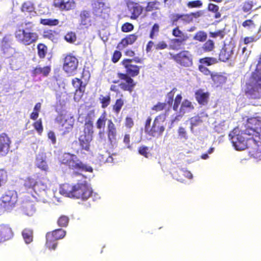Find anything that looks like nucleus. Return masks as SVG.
I'll use <instances>...</instances> for the list:
<instances>
[{"instance_id":"f257e3e1","label":"nucleus","mask_w":261,"mask_h":261,"mask_svg":"<svg viewBox=\"0 0 261 261\" xmlns=\"http://www.w3.org/2000/svg\"><path fill=\"white\" fill-rule=\"evenodd\" d=\"M141 63L142 59L139 57L133 59H123L121 62V65L125 69V73L118 72L117 77L122 81L119 86L124 91L132 93L136 85V83L132 77L139 75L141 67L134 64L133 63Z\"/></svg>"},{"instance_id":"f03ea898","label":"nucleus","mask_w":261,"mask_h":261,"mask_svg":"<svg viewBox=\"0 0 261 261\" xmlns=\"http://www.w3.org/2000/svg\"><path fill=\"white\" fill-rule=\"evenodd\" d=\"M60 193L69 198L85 201L92 196L93 190L87 181H83L73 185L67 183L63 184L60 187Z\"/></svg>"},{"instance_id":"7ed1b4c3","label":"nucleus","mask_w":261,"mask_h":261,"mask_svg":"<svg viewBox=\"0 0 261 261\" xmlns=\"http://www.w3.org/2000/svg\"><path fill=\"white\" fill-rule=\"evenodd\" d=\"M248 123L251 124L247 130L249 136H252L249 140L250 144H253L252 153L256 158L261 159V121L255 118L248 120Z\"/></svg>"},{"instance_id":"20e7f679","label":"nucleus","mask_w":261,"mask_h":261,"mask_svg":"<svg viewBox=\"0 0 261 261\" xmlns=\"http://www.w3.org/2000/svg\"><path fill=\"white\" fill-rule=\"evenodd\" d=\"M77 159L76 155L74 154L64 153L61 156L60 162L61 164L67 166L70 169L92 172L93 168L91 166L84 164Z\"/></svg>"},{"instance_id":"39448f33","label":"nucleus","mask_w":261,"mask_h":261,"mask_svg":"<svg viewBox=\"0 0 261 261\" xmlns=\"http://www.w3.org/2000/svg\"><path fill=\"white\" fill-rule=\"evenodd\" d=\"M249 126H251V124H249L248 123V127L246 129L244 132H242L240 134L239 133L236 134V132H232L231 133L229 134L230 140L236 150H244L248 147V145L251 146V152H252V147L254 146L253 144H250L249 142V140L250 138H246L244 137L245 135H248V132L247 130L249 129Z\"/></svg>"},{"instance_id":"423d86ee","label":"nucleus","mask_w":261,"mask_h":261,"mask_svg":"<svg viewBox=\"0 0 261 261\" xmlns=\"http://www.w3.org/2000/svg\"><path fill=\"white\" fill-rule=\"evenodd\" d=\"M15 37L18 43L28 46L35 43L39 39L38 34L29 29H19L14 33Z\"/></svg>"},{"instance_id":"0eeeda50","label":"nucleus","mask_w":261,"mask_h":261,"mask_svg":"<svg viewBox=\"0 0 261 261\" xmlns=\"http://www.w3.org/2000/svg\"><path fill=\"white\" fill-rule=\"evenodd\" d=\"M171 59L181 67H189L193 65V55L187 50H183L174 54L169 53Z\"/></svg>"},{"instance_id":"6e6552de","label":"nucleus","mask_w":261,"mask_h":261,"mask_svg":"<svg viewBox=\"0 0 261 261\" xmlns=\"http://www.w3.org/2000/svg\"><path fill=\"white\" fill-rule=\"evenodd\" d=\"M165 120V115L160 114L157 116L153 120L150 130H149V135L152 137L162 136L167 125Z\"/></svg>"},{"instance_id":"1a4fd4ad","label":"nucleus","mask_w":261,"mask_h":261,"mask_svg":"<svg viewBox=\"0 0 261 261\" xmlns=\"http://www.w3.org/2000/svg\"><path fill=\"white\" fill-rule=\"evenodd\" d=\"M18 201L17 194L14 190H9L1 197V206L5 211H10L15 207Z\"/></svg>"},{"instance_id":"9d476101","label":"nucleus","mask_w":261,"mask_h":261,"mask_svg":"<svg viewBox=\"0 0 261 261\" xmlns=\"http://www.w3.org/2000/svg\"><path fill=\"white\" fill-rule=\"evenodd\" d=\"M79 66V60L77 58L69 54L66 55L63 59V70L69 76L74 75Z\"/></svg>"},{"instance_id":"9b49d317","label":"nucleus","mask_w":261,"mask_h":261,"mask_svg":"<svg viewBox=\"0 0 261 261\" xmlns=\"http://www.w3.org/2000/svg\"><path fill=\"white\" fill-rule=\"evenodd\" d=\"M245 93L249 98L259 99L261 97V87L250 80L246 83Z\"/></svg>"},{"instance_id":"f8f14e48","label":"nucleus","mask_w":261,"mask_h":261,"mask_svg":"<svg viewBox=\"0 0 261 261\" xmlns=\"http://www.w3.org/2000/svg\"><path fill=\"white\" fill-rule=\"evenodd\" d=\"M56 122L61 125V130L65 134L70 132L73 127V120L71 118H67L63 115H58L56 118Z\"/></svg>"},{"instance_id":"ddd939ff","label":"nucleus","mask_w":261,"mask_h":261,"mask_svg":"<svg viewBox=\"0 0 261 261\" xmlns=\"http://www.w3.org/2000/svg\"><path fill=\"white\" fill-rule=\"evenodd\" d=\"M128 10L130 13V18L136 20L142 14L144 8L139 3L129 1L127 3Z\"/></svg>"},{"instance_id":"4468645a","label":"nucleus","mask_w":261,"mask_h":261,"mask_svg":"<svg viewBox=\"0 0 261 261\" xmlns=\"http://www.w3.org/2000/svg\"><path fill=\"white\" fill-rule=\"evenodd\" d=\"M257 16V14H255L242 23V27L249 33H252L257 30L259 24V21L256 19Z\"/></svg>"},{"instance_id":"2eb2a0df","label":"nucleus","mask_w":261,"mask_h":261,"mask_svg":"<svg viewBox=\"0 0 261 261\" xmlns=\"http://www.w3.org/2000/svg\"><path fill=\"white\" fill-rule=\"evenodd\" d=\"M171 174L173 178L180 182L185 181L186 178L190 179L193 178V175L189 171L179 168H173Z\"/></svg>"},{"instance_id":"dca6fc26","label":"nucleus","mask_w":261,"mask_h":261,"mask_svg":"<svg viewBox=\"0 0 261 261\" xmlns=\"http://www.w3.org/2000/svg\"><path fill=\"white\" fill-rule=\"evenodd\" d=\"M53 6L61 11H68L75 8V3L74 0H54Z\"/></svg>"},{"instance_id":"f3484780","label":"nucleus","mask_w":261,"mask_h":261,"mask_svg":"<svg viewBox=\"0 0 261 261\" xmlns=\"http://www.w3.org/2000/svg\"><path fill=\"white\" fill-rule=\"evenodd\" d=\"M194 109V107L188 99H184L181 103L178 114L175 117L174 120H179L186 113H188Z\"/></svg>"},{"instance_id":"a211bd4d","label":"nucleus","mask_w":261,"mask_h":261,"mask_svg":"<svg viewBox=\"0 0 261 261\" xmlns=\"http://www.w3.org/2000/svg\"><path fill=\"white\" fill-rule=\"evenodd\" d=\"M233 54V47L231 44H224L220 50L219 59L222 62H226Z\"/></svg>"},{"instance_id":"6ab92c4d","label":"nucleus","mask_w":261,"mask_h":261,"mask_svg":"<svg viewBox=\"0 0 261 261\" xmlns=\"http://www.w3.org/2000/svg\"><path fill=\"white\" fill-rule=\"evenodd\" d=\"M139 37L137 33L127 35L118 43L117 48L121 50L126 47L129 45L133 44Z\"/></svg>"},{"instance_id":"aec40b11","label":"nucleus","mask_w":261,"mask_h":261,"mask_svg":"<svg viewBox=\"0 0 261 261\" xmlns=\"http://www.w3.org/2000/svg\"><path fill=\"white\" fill-rule=\"evenodd\" d=\"M13 236L14 232L9 225L2 224L0 225V242L9 240Z\"/></svg>"},{"instance_id":"412c9836","label":"nucleus","mask_w":261,"mask_h":261,"mask_svg":"<svg viewBox=\"0 0 261 261\" xmlns=\"http://www.w3.org/2000/svg\"><path fill=\"white\" fill-rule=\"evenodd\" d=\"M21 11L25 14H28V17L32 18L37 15L35 11L34 4L31 1H28L23 3L21 5Z\"/></svg>"},{"instance_id":"4be33fe9","label":"nucleus","mask_w":261,"mask_h":261,"mask_svg":"<svg viewBox=\"0 0 261 261\" xmlns=\"http://www.w3.org/2000/svg\"><path fill=\"white\" fill-rule=\"evenodd\" d=\"M195 97L197 102L202 106L206 105L208 102L210 93L203 89H199L195 92Z\"/></svg>"},{"instance_id":"5701e85b","label":"nucleus","mask_w":261,"mask_h":261,"mask_svg":"<svg viewBox=\"0 0 261 261\" xmlns=\"http://www.w3.org/2000/svg\"><path fill=\"white\" fill-rule=\"evenodd\" d=\"M20 208L23 214L30 217L33 216L36 211L33 202L28 200L22 201Z\"/></svg>"},{"instance_id":"b1692460","label":"nucleus","mask_w":261,"mask_h":261,"mask_svg":"<svg viewBox=\"0 0 261 261\" xmlns=\"http://www.w3.org/2000/svg\"><path fill=\"white\" fill-rule=\"evenodd\" d=\"M10 143L9 138L6 134L0 135V156L5 155L7 153Z\"/></svg>"},{"instance_id":"393cba45","label":"nucleus","mask_w":261,"mask_h":261,"mask_svg":"<svg viewBox=\"0 0 261 261\" xmlns=\"http://www.w3.org/2000/svg\"><path fill=\"white\" fill-rule=\"evenodd\" d=\"M117 134V130L115 124L111 119H109L107 124V135L111 143L116 141Z\"/></svg>"},{"instance_id":"a878e982","label":"nucleus","mask_w":261,"mask_h":261,"mask_svg":"<svg viewBox=\"0 0 261 261\" xmlns=\"http://www.w3.org/2000/svg\"><path fill=\"white\" fill-rule=\"evenodd\" d=\"M51 71V67L50 66H46L41 67L38 65L34 68L31 71L32 76H36L37 75H42V76H47Z\"/></svg>"},{"instance_id":"bb28decb","label":"nucleus","mask_w":261,"mask_h":261,"mask_svg":"<svg viewBox=\"0 0 261 261\" xmlns=\"http://www.w3.org/2000/svg\"><path fill=\"white\" fill-rule=\"evenodd\" d=\"M92 136L91 135L83 134L81 135L79 138L80 146L82 149L87 151L90 150V143L92 141Z\"/></svg>"},{"instance_id":"cd10ccee","label":"nucleus","mask_w":261,"mask_h":261,"mask_svg":"<svg viewBox=\"0 0 261 261\" xmlns=\"http://www.w3.org/2000/svg\"><path fill=\"white\" fill-rule=\"evenodd\" d=\"M80 24L86 28L91 25V20L90 19V13L87 10H83L81 11L80 15Z\"/></svg>"},{"instance_id":"c85d7f7f","label":"nucleus","mask_w":261,"mask_h":261,"mask_svg":"<svg viewBox=\"0 0 261 261\" xmlns=\"http://www.w3.org/2000/svg\"><path fill=\"white\" fill-rule=\"evenodd\" d=\"M35 165L37 168L45 172L49 171V167L45 158L43 156H38L36 158Z\"/></svg>"},{"instance_id":"c756f323","label":"nucleus","mask_w":261,"mask_h":261,"mask_svg":"<svg viewBox=\"0 0 261 261\" xmlns=\"http://www.w3.org/2000/svg\"><path fill=\"white\" fill-rule=\"evenodd\" d=\"M211 79L217 87L223 85L227 81V77L220 73L213 72L211 76Z\"/></svg>"},{"instance_id":"7c9ffc66","label":"nucleus","mask_w":261,"mask_h":261,"mask_svg":"<svg viewBox=\"0 0 261 261\" xmlns=\"http://www.w3.org/2000/svg\"><path fill=\"white\" fill-rule=\"evenodd\" d=\"M46 235L58 241V240L63 239L65 236L66 231L62 229H57L47 232Z\"/></svg>"},{"instance_id":"2f4dec72","label":"nucleus","mask_w":261,"mask_h":261,"mask_svg":"<svg viewBox=\"0 0 261 261\" xmlns=\"http://www.w3.org/2000/svg\"><path fill=\"white\" fill-rule=\"evenodd\" d=\"M125 100L122 97L116 99L114 103L112 106V111L116 115H118L124 105Z\"/></svg>"},{"instance_id":"473e14b6","label":"nucleus","mask_w":261,"mask_h":261,"mask_svg":"<svg viewBox=\"0 0 261 261\" xmlns=\"http://www.w3.org/2000/svg\"><path fill=\"white\" fill-rule=\"evenodd\" d=\"M188 37H184L181 39H173L171 40L169 48L173 50H178L181 48L182 42L187 40Z\"/></svg>"},{"instance_id":"72a5a7b5","label":"nucleus","mask_w":261,"mask_h":261,"mask_svg":"<svg viewBox=\"0 0 261 261\" xmlns=\"http://www.w3.org/2000/svg\"><path fill=\"white\" fill-rule=\"evenodd\" d=\"M107 120V113L104 111L99 117L97 119L96 122V126L98 129H103L105 127L106 121Z\"/></svg>"},{"instance_id":"f704fd0d","label":"nucleus","mask_w":261,"mask_h":261,"mask_svg":"<svg viewBox=\"0 0 261 261\" xmlns=\"http://www.w3.org/2000/svg\"><path fill=\"white\" fill-rule=\"evenodd\" d=\"M37 49L39 58L41 59H44L48 52L47 46L45 44L40 43L37 45Z\"/></svg>"},{"instance_id":"c9c22d12","label":"nucleus","mask_w":261,"mask_h":261,"mask_svg":"<svg viewBox=\"0 0 261 261\" xmlns=\"http://www.w3.org/2000/svg\"><path fill=\"white\" fill-rule=\"evenodd\" d=\"M22 236L27 244H29L33 241V231L30 228H24L22 231Z\"/></svg>"},{"instance_id":"e433bc0d","label":"nucleus","mask_w":261,"mask_h":261,"mask_svg":"<svg viewBox=\"0 0 261 261\" xmlns=\"http://www.w3.org/2000/svg\"><path fill=\"white\" fill-rule=\"evenodd\" d=\"M250 80L261 87V69H255L251 73Z\"/></svg>"},{"instance_id":"4c0bfd02","label":"nucleus","mask_w":261,"mask_h":261,"mask_svg":"<svg viewBox=\"0 0 261 261\" xmlns=\"http://www.w3.org/2000/svg\"><path fill=\"white\" fill-rule=\"evenodd\" d=\"M99 101L101 104V108L106 109L111 103V98L110 94L109 93L106 95H100L99 97Z\"/></svg>"},{"instance_id":"58836bf2","label":"nucleus","mask_w":261,"mask_h":261,"mask_svg":"<svg viewBox=\"0 0 261 261\" xmlns=\"http://www.w3.org/2000/svg\"><path fill=\"white\" fill-rule=\"evenodd\" d=\"M199 62L200 63V65L211 66L217 63L218 60L216 58L214 57H206L200 59Z\"/></svg>"},{"instance_id":"ea45409f","label":"nucleus","mask_w":261,"mask_h":261,"mask_svg":"<svg viewBox=\"0 0 261 261\" xmlns=\"http://www.w3.org/2000/svg\"><path fill=\"white\" fill-rule=\"evenodd\" d=\"M93 133V123L92 120L91 119L86 120L84 125V134L91 135L92 136Z\"/></svg>"},{"instance_id":"a19ab883","label":"nucleus","mask_w":261,"mask_h":261,"mask_svg":"<svg viewBox=\"0 0 261 261\" xmlns=\"http://www.w3.org/2000/svg\"><path fill=\"white\" fill-rule=\"evenodd\" d=\"M47 188V187L46 184L40 180H38L35 186L34 191L39 195L42 192H45Z\"/></svg>"},{"instance_id":"79ce46f5","label":"nucleus","mask_w":261,"mask_h":261,"mask_svg":"<svg viewBox=\"0 0 261 261\" xmlns=\"http://www.w3.org/2000/svg\"><path fill=\"white\" fill-rule=\"evenodd\" d=\"M40 23L43 25L54 27L59 25V20L58 19L41 18Z\"/></svg>"},{"instance_id":"37998d69","label":"nucleus","mask_w":261,"mask_h":261,"mask_svg":"<svg viewBox=\"0 0 261 261\" xmlns=\"http://www.w3.org/2000/svg\"><path fill=\"white\" fill-rule=\"evenodd\" d=\"M201 116L198 115L197 116L192 117L190 119L191 127L190 129L192 132L193 130V128L203 122L202 117L204 116L203 114H201Z\"/></svg>"},{"instance_id":"c03bdc74","label":"nucleus","mask_w":261,"mask_h":261,"mask_svg":"<svg viewBox=\"0 0 261 261\" xmlns=\"http://www.w3.org/2000/svg\"><path fill=\"white\" fill-rule=\"evenodd\" d=\"M58 33L52 30H44L43 32L42 36L45 39H48L51 41H54L57 39Z\"/></svg>"},{"instance_id":"a18cd8bd","label":"nucleus","mask_w":261,"mask_h":261,"mask_svg":"<svg viewBox=\"0 0 261 261\" xmlns=\"http://www.w3.org/2000/svg\"><path fill=\"white\" fill-rule=\"evenodd\" d=\"M215 42L211 39H208L202 46V49L205 53L211 52L215 48Z\"/></svg>"},{"instance_id":"49530a36","label":"nucleus","mask_w":261,"mask_h":261,"mask_svg":"<svg viewBox=\"0 0 261 261\" xmlns=\"http://www.w3.org/2000/svg\"><path fill=\"white\" fill-rule=\"evenodd\" d=\"M45 245L49 250H55L58 245L57 241L51 238L46 234Z\"/></svg>"},{"instance_id":"de8ad7c7","label":"nucleus","mask_w":261,"mask_h":261,"mask_svg":"<svg viewBox=\"0 0 261 261\" xmlns=\"http://www.w3.org/2000/svg\"><path fill=\"white\" fill-rule=\"evenodd\" d=\"M226 33L225 29H223L222 30H217L215 32H210L209 36L210 37L213 38H219L220 39H222L224 38L226 35Z\"/></svg>"},{"instance_id":"09e8293b","label":"nucleus","mask_w":261,"mask_h":261,"mask_svg":"<svg viewBox=\"0 0 261 261\" xmlns=\"http://www.w3.org/2000/svg\"><path fill=\"white\" fill-rule=\"evenodd\" d=\"M138 153L145 157V158H148L151 155L150 152L149 148L145 145H141L138 148Z\"/></svg>"},{"instance_id":"8fccbe9b","label":"nucleus","mask_w":261,"mask_h":261,"mask_svg":"<svg viewBox=\"0 0 261 261\" xmlns=\"http://www.w3.org/2000/svg\"><path fill=\"white\" fill-rule=\"evenodd\" d=\"M37 182V180L36 179L32 177H29L25 179L24 186L27 189H32L34 190L35 189V186Z\"/></svg>"},{"instance_id":"3c124183","label":"nucleus","mask_w":261,"mask_h":261,"mask_svg":"<svg viewBox=\"0 0 261 261\" xmlns=\"http://www.w3.org/2000/svg\"><path fill=\"white\" fill-rule=\"evenodd\" d=\"M207 9L215 14L214 16L215 18H219L221 17V13L219 12V8L217 5L210 3L208 5Z\"/></svg>"},{"instance_id":"603ef678","label":"nucleus","mask_w":261,"mask_h":261,"mask_svg":"<svg viewBox=\"0 0 261 261\" xmlns=\"http://www.w3.org/2000/svg\"><path fill=\"white\" fill-rule=\"evenodd\" d=\"M72 84L73 86L76 88V91H83L84 90L85 86H82L83 82L79 78H74L72 80Z\"/></svg>"},{"instance_id":"864d4df0","label":"nucleus","mask_w":261,"mask_h":261,"mask_svg":"<svg viewBox=\"0 0 261 261\" xmlns=\"http://www.w3.org/2000/svg\"><path fill=\"white\" fill-rule=\"evenodd\" d=\"M102 4L99 2H96L94 4L93 7V13L96 17H100L102 12V9L100 6Z\"/></svg>"},{"instance_id":"5fc2aeb1","label":"nucleus","mask_w":261,"mask_h":261,"mask_svg":"<svg viewBox=\"0 0 261 261\" xmlns=\"http://www.w3.org/2000/svg\"><path fill=\"white\" fill-rule=\"evenodd\" d=\"M193 39L199 42H204L207 39V34L204 31H198L195 34Z\"/></svg>"},{"instance_id":"6e6d98bb","label":"nucleus","mask_w":261,"mask_h":261,"mask_svg":"<svg viewBox=\"0 0 261 261\" xmlns=\"http://www.w3.org/2000/svg\"><path fill=\"white\" fill-rule=\"evenodd\" d=\"M64 39L67 42L73 43L76 40V36L75 33L69 32L65 35Z\"/></svg>"},{"instance_id":"4d7b16f0","label":"nucleus","mask_w":261,"mask_h":261,"mask_svg":"<svg viewBox=\"0 0 261 261\" xmlns=\"http://www.w3.org/2000/svg\"><path fill=\"white\" fill-rule=\"evenodd\" d=\"M33 126L39 135H41L42 133L43 127L41 119H39L34 122L33 124Z\"/></svg>"},{"instance_id":"13d9d810","label":"nucleus","mask_w":261,"mask_h":261,"mask_svg":"<svg viewBox=\"0 0 261 261\" xmlns=\"http://www.w3.org/2000/svg\"><path fill=\"white\" fill-rule=\"evenodd\" d=\"M11 39L10 36H5L2 40V47L3 49L10 47Z\"/></svg>"},{"instance_id":"bf43d9fd","label":"nucleus","mask_w":261,"mask_h":261,"mask_svg":"<svg viewBox=\"0 0 261 261\" xmlns=\"http://www.w3.org/2000/svg\"><path fill=\"white\" fill-rule=\"evenodd\" d=\"M69 222V218L64 215L60 216L58 220V224L61 227H66Z\"/></svg>"},{"instance_id":"052dcab7","label":"nucleus","mask_w":261,"mask_h":261,"mask_svg":"<svg viewBox=\"0 0 261 261\" xmlns=\"http://www.w3.org/2000/svg\"><path fill=\"white\" fill-rule=\"evenodd\" d=\"M253 7V4L252 1H246L243 4L242 10L244 12H248L251 11Z\"/></svg>"},{"instance_id":"680f3d73","label":"nucleus","mask_w":261,"mask_h":261,"mask_svg":"<svg viewBox=\"0 0 261 261\" xmlns=\"http://www.w3.org/2000/svg\"><path fill=\"white\" fill-rule=\"evenodd\" d=\"M167 103L166 102H158L155 105L151 108V110L155 112H159L165 110L167 107Z\"/></svg>"},{"instance_id":"e2e57ef3","label":"nucleus","mask_w":261,"mask_h":261,"mask_svg":"<svg viewBox=\"0 0 261 261\" xmlns=\"http://www.w3.org/2000/svg\"><path fill=\"white\" fill-rule=\"evenodd\" d=\"M202 5V2L200 0L190 1L187 4V7L189 8H200Z\"/></svg>"},{"instance_id":"0e129e2a","label":"nucleus","mask_w":261,"mask_h":261,"mask_svg":"<svg viewBox=\"0 0 261 261\" xmlns=\"http://www.w3.org/2000/svg\"><path fill=\"white\" fill-rule=\"evenodd\" d=\"M134 29L133 24L129 22H125L123 23L121 28V31L124 33H127L132 31Z\"/></svg>"},{"instance_id":"69168bd1","label":"nucleus","mask_w":261,"mask_h":261,"mask_svg":"<svg viewBox=\"0 0 261 261\" xmlns=\"http://www.w3.org/2000/svg\"><path fill=\"white\" fill-rule=\"evenodd\" d=\"M182 98L181 94H178L176 96L173 106V110L174 111H177L179 106L181 103Z\"/></svg>"},{"instance_id":"338daca9","label":"nucleus","mask_w":261,"mask_h":261,"mask_svg":"<svg viewBox=\"0 0 261 261\" xmlns=\"http://www.w3.org/2000/svg\"><path fill=\"white\" fill-rule=\"evenodd\" d=\"M124 126L128 129H131L134 125V122L132 118L130 116H126L124 120Z\"/></svg>"},{"instance_id":"774afa93","label":"nucleus","mask_w":261,"mask_h":261,"mask_svg":"<svg viewBox=\"0 0 261 261\" xmlns=\"http://www.w3.org/2000/svg\"><path fill=\"white\" fill-rule=\"evenodd\" d=\"M159 32V25L157 23H155L152 26L151 30L150 32L149 37L151 39H153L154 36L158 35Z\"/></svg>"}]
</instances>
